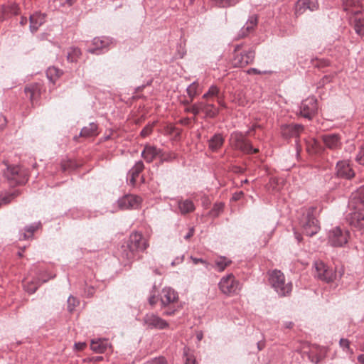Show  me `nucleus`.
Here are the masks:
<instances>
[{"mask_svg": "<svg viewBox=\"0 0 364 364\" xmlns=\"http://www.w3.org/2000/svg\"><path fill=\"white\" fill-rule=\"evenodd\" d=\"M149 246L147 240L141 233L132 232L129 238L127 246L122 247V257L128 260L134 259L136 252L144 251Z\"/></svg>", "mask_w": 364, "mask_h": 364, "instance_id": "nucleus-1", "label": "nucleus"}, {"mask_svg": "<svg viewBox=\"0 0 364 364\" xmlns=\"http://www.w3.org/2000/svg\"><path fill=\"white\" fill-rule=\"evenodd\" d=\"M225 139L220 133L215 134L208 141V148L213 152L218 151L223 145Z\"/></svg>", "mask_w": 364, "mask_h": 364, "instance_id": "nucleus-28", "label": "nucleus"}, {"mask_svg": "<svg viewBox=\"0 0 364 364\" xmlns=\"http://www.w3.org/2000/svg\"><path fill=\"white\" fill-rule=\"evenodd\" d=\"M46 16L44 14L41 13H35L30 16V30L31 32H36L45 23Z\"/></svg>", "mask_w": 364, "mask_h": 364, "instance_id": "nucleus-26", "label": "nucleus"}, {"mask_svg": "<svg viewBox=\"0 0 364 364\" xmlns=\"http://www.w3.org/2000/svg\"><path fill=\"white\" fill-rule=\"evenodd\" d=\"M81 55L80 50L77 47H71L67 51V60L70 63H75Z\"/></svg>", "mask_w": 364, "mask_h": 364, "instance_id": "nucleus-36", "label": "nucleus"}, {"mask_svg": "<svg viewBox=\"0 0 364 364\" xmlns=\"http://www.w3.org/2000/svg\"><path fill=\"white\" fill-rule=\"evenodd\" d=\"M95 290L92 287H88L85 289V294L87 296H92L94 294Z\"/></svg>", "mask_w": 364, "mask_h": 364, "instance_id": "nucleus-60", "label": "nucleus"}, {"mask_svg": "<svg viewBox=\"0 0 364 364\" xmlns=\"http://www.w3.org/2000/svg\"><path fill=\"white\" fill-rule=\"evenodd\" d=\"M346 219L350 226L361 230L364 228V210L352 208Z\"/></svg>", "mask_w": 364, "mask_h": 364, "instance_id": "nucleus-16", "label": "nucleus"}, {"mask_svg": "<svg viewBox=\"0 0 364 364\" xmlns=\"http://www.w3.org/2000/svg\"><path fill=\"white\" fill-rule=\"evenodd\" d=\"M214 4L220 7H226L235 4L238 0H213Z\"/></svg>", "mask_w": 364, "mask_h": 364, "instance_id": "nucleus-43", "label": "nucleus"}, {"mask_svg": "<svg viewBox=\"0 0 364 364\" xmlns=\"http://www.w3.org/2000/svg\"><path fill=\"white\" fill-rule=\"evenodd\" d=\"M159 158L160 164L171 162L177 158V154L172 151H165L163 149H161Z\"/></svg>", "mask_w": 364, "mask_h": 364, "instance_id": "nucleus-34", "label": "nucleus"}, {"mask_svg": "<svg viewBox=\"0 0 364 364\" xmlns=\"http://www.w3.org/2000/svg\"><path fill=\"white\" fill-rule=\"evenodd\" d=\"M161 153V149L157 148L155 146L146 144L143 151H141V156L147 163H151L154 159L159 157Z\"/></svg>", "mask_w": 364, "mask_h": 364, "instance_id": "nucleus-22", "label": "nucleus"}, {"mask_svg": "<svg viewBox=\"0 0 364 364\" xmlns=\"http://www.w3.org/2000/svg\"><path fill=\"white\" fill-rule=\"evenodd\" d=\"M318 110V102L315 97L304 100L299 106V115L309 120L312 119Z\"/></svg>", "mask_w": 364, "mask_h": 364, "instance_id": "nucleus-10", "label": "nucleus"}, {"mask_svg": "<svg viewBox=\"0 0 364 364\" xmlns=\"http://www.w3.org/2000/svg\"><path fill=\"white\" fill-rule=\"evenodd\" d=\"M280 129L283 137L286 139L298 138L304 131V126L300 124H282Z\"/></svg>", "mask_w": 364, "mask_h": 364, "instance_id": "nucleus-17", "label": "nucleus"}, {"mask_svg": "<svg viewBox=\"0 0 364 364\" xmlns=\"http://www.w3.org/2000/svg\"><path fill=\"white\" fill-rule=\"evenodd\" d=\"M206 102L200 101L194 103L195 106L198 109V112H203Z\"/></svg>", "mask_w": 364, "mask_h": 364, "instance_id": "nucleus-53", "label": "nucleus"}, {"mask_svg": "<svg viewBox=\"0 0 364 364\" xmlns=\"http://www.w3.org/2000/svg\"><path fill=\"white\" fill-rule=\"evenodd\" d=\"M137 176H134L132 174H130V173L128 172L127 173V180L129 181V183L132 186H134L136 183V178Z\"/></svg>", "mask_w": 364, "mask_h": 364, "instance_id": "nucleus-56", "label": "nucleus"}, {"mask_svg": "<svg viewBox=\"0 0 364 364\" xmlns=\"http://www.w3.org/2000/svg\"><path fill=\"white\" fill-rule=\"evenodd\" d=\"M40 225L41 223L26 226L25 231L26 232H23L20 235V240H27L32 237L34 232L39 228Z\"/></svg>", "mask_w": 364, "mask_h": 364, "instance_id": "nucleus-35", "label": "nucleus"}, {"mask_svg": "<svg viewBox=\"0 0 364 364\" xmlns=\"http://www.w3.org/2000/svg\"><path fill=\"white\" fill-rule=\"evenodd\" d=\"M349 206L355 210H364V186L359 188L352 194Z\"/></svg>", "mask_w": 364, "mask_h": 364, "instance_id": "nucleus-20", "label": "nucleus"}, {"mask_svg": "<svg viewBox=\"0 0 364 364\" xmlns=\"http://www.w3.org/2000/svg\"><path fill=\"white\" fill-rule=\"evenodd\" d=\"M206 100L203 112L209 118H214L219 114V109L213 104Z\"/></svg>", "mask_w": 364, "mask_h": 364, "instance_id": "nucleus-33", "label": "nucleus"}, {"mask_svg": "<svg viewBox=\"0 0 364 364\" xmlns=\"http://www.w3.org/2000/svg\"><path fill=\"white\" fill-rule=\"evenodd\" d=\"M112 43V38L109 37H96L92 40L93 47L89 48L87 51L92 54L99 55L108 50Z\"/></svg>", "mask_w": 364, "mask_h": 364, "instance_id": "nucleus-13", "label": "nucleus"}, {"mask_svg": "<svg viewBox=\"0 0 364 364\" xmlns=\"http://www.w3.org/2000/svg\"><path fill=\"white\" fill-rule=\"evenodd\" d=\"M184 259V256L182 255L181 257H176L172 262H171V266H176L177 264H179L183 262Z\"/></svg>", "mask_w": 364, "mask_h": 364, "instance_id": "nucleus-54", "label": "nucleus"}, {"mask_svg": "<svg viewBox=\"0 0 364 364\" xmlns=\"http://www.w3.org/2000/svg\"><path fill=\"white\" fill-rule=\"evenodd\" d=\"M225 204L223 202H218L213 205V207L209 212V215L213 218H216L223 213Z\"/></svg>", "mask_w": 364, "mask_h": 364, "instance_id": "nucleus-39", "label": "nucleus"}, {"mask_svg": "<svg viewBox=\"0 0 364 364\" xmlns=\"http://www.w3.org/2000/svg\"><path fill=\"white\" fill-rule=\"evenodd\" d=\"M157 299L155 296H151L149 299V304L153 306L156 303Z\"/></svg>", "mask_w": 364, "mask_h": 364, "instance_id": "nucleus-61", "label": "nucleus"}, {"mask_svg": "<svg viewBox=\"0 0 364 364\" xmlns=\"http://www.w3.org/2000/svg\"><path fill=\"white\" fill-rule=\"evenodd\" d=\"M53 276L45 278L41 274L37 276L36 278L31 280L26 279L23 284L24 289L30 294H34L38 288L43 283L48 282Z\"/></svg>", "mask_w": 364, "mask_h": 364, "instance_id": "nucleus-19", "label": "nucleus"}, {"mask_svg": "<svg viewBox=\"0 0 364 364\" xmlns=\"http://www.w3.org/2000/svg\"><path fill=\"white\" fill-rule=\"evenodd\" d=\"M178 301V293L171 287H164L160 294L161 306L166 309L163 314L165 316L173 315L179 309Z\"/></svg>", "mask_w": 364, "mask_h": 364, "instance_id": "nucleus-4", "label": "nucleus"}, {"mask_svg": "<svg viewBox=\"0 0 364 364\" xmlns=\"http://www.w3.org/2000/svg\"><path fill=\"white\" fill-rule=\"evenodd\" d=\"M255 130V127H252L245 134L235 131L231 133L230 136V143L231 146L237 150H239L247 154H252L259 151L258 149L253 148L247 136L252 131Z\"/></svg>", "mask_w": 364, "mask_h": 364, "instance_id": "nucleus-2", "label": "nucleus"}, {"mask_svg": "<svg viewBox=\"0 0 364 364\" xmlns=\"http://www.w3.org/2000/svg\"><path fill=\"white\" fill-rule=\"evenodd\" d=\"M186 355V360L185 364H196V359L192 355H188L187 354Z\"/></svg>", "mask_w": 364, "mask_h": 364, "instance_id": "nucleus-55", "label": "nucleus"}, {"mask_svg": "<svg viewBox=\"0 0 364 364\" xmlns=\"http://www.w3.org/2000/svg\"><path fill=\"white\" fill-rule=\"evenodd\" d=\"M241 47V45H237L234 48L232 63L235 68H244L248 64H251L255 58V51L253 48L240 52Z\"/></svg>", "mask_w": 364, "mask_h": 364, "instance_id": "nucleus-6", "label": "nucleus"}, {"mask_svg": "<svg viewBox=\"0 0 364 364\" xmlns=\"http://www.w3.org/2000/svg\"><path fill=\"white\" fill-rule=\"evenodd\" d=\"M144 165L141 161L136 162L134 166L129 171L130 174L138 177L139 174L144 170Z\"/></svg>", "mask_w": 364, "mask_h": 364, "instance_id": "nucleus-41", "label": "nucleus"}, {"mask_svg": "<svg viewBox=\"0 0 364 364\" xmlns=\"http://www.w3.org/2000/svg\"><path fill=\"white\" fill-rule=\"evenodd\" d=\"M18 194H19L18 191H15L13 193L9 194L8 196L3 197L1 199V201L4 204H7V203H10L11 201V200H13L14 198L18 196Z\"/></svg>", "mask_w": 364, "mask_h": 364, "instance_id": "nucleus-47", "label": "nucleus"}, {"mask_svg": "<svg viewBox=\"0 0 364 364\" xmlns=\"http://www.w3.org/2000/svg\"><path fill=\"white\" fill-rule=\"evenodd\" d=\"M218 286L220 290L226 295L237 294L242 288V284L232 274L223 277Z\"/></svg>", "mask_w": 364, "mask_h": 364, "instance_id": "nucleus-7", "label": "nucleus"}, {"mask_svg": "<svg viewBox=\"0 0 364 364\" xmlns=\"http://www.w3.org/2000/svg\"><path fill=\"white\" fill-rule=\"evenodd\" d=\"M67 303H68V311L73 312L74 311L75 308L79 305L80 301L77 298L70 295L68 299Z\"/></svg>", "mask_w": 364, "mask_h": 364, "instance_id": "nucleus-42", "label": "nucleus"}, {"mask_svg": "<svg viewBox=\"0 0 364 364\" xmlns=\"http://www.w3.org/2000/svg\"><path fill=\"white\" fill-rule=\"evenodd\" d=\"M194 234V228H191L189 230H188V232L186 233V235L184 236V239L185 240H188L190 239Z\"/></svg>", "mask_w": 364, "mask_h": 364, "instance_id": "nucleus-59", "label": "nucleus"}, {"mask_svg": "<svg viewBox=\"0 0 364 364\" xmlns=\"http://www.w3.org/2000/svg\"><path fill=\"white\" fill-rule=\"evenodd\" d=\"M75 348L76 350H82L85 348V347L86 346V343H84V342H78V343H75V345H74Z\"/></svg>", "mask_w": 364, "mask_h": 364, "instance_id": "nucleus-57", "label": "nucleus"}, {"mask_svg": "<svg viewBox=\"0 0 364 364\" xmlns=\"http://www.w3.org/2000/svg\"><path fill=\"white\" fill-rule=\"evenodd\" d=\"M184 111L186 112H189L193 114L195 116L198 115L199 114L198 109L195 106L194 104H193L191 106H188L185 108Z\"/></svg>", "mask_w": 364, "mask_h": 364, "instance_id": "nucleus-51", "label": "nucleus"}, {"mask_svg": "<svg viewBox=\"0 0 364 364\" xmlns=\"http://www.w3.org/2000/svg\"><path fill=\"white\" fill-rule=\"evenodd\" d=\"M349 160H341L336 163V174L337 177L346 180L352 179L355 173Z\"/></svg>", "mask_w": 364, "mask_h": 364, "instance_id": "nucleus-12", "label": "nucleus"}, {"mask_svg": "<svg viewBox=\"0 0 364 364\" xmlns=\"http://www.w3.org/2000/svg\"><path fill=\"white\" fill-rule=\"evenodd\" d=\"M246 73L248 75H261V74H269V73H272V71H270V70L261 71L257 68H252L248 69L246 71Z\"/></svg>", "mask_w": 364, "mask_h": 364, "instance_id": "nucleus-48", "label": "nucleus"}, {"mask_svg": "<svg viewBox=\"0 0 364 364\" xmlns=\"http://www.w3.org/2000/svg\"><path fill=\"white\" fill-rule=\"evenodd\" d=\"M144 364H168V363L164 357H158L151 359Z\"/></svg>", "mask_w": 364, "mask_h": 364, "instance_id": "nucleus-45", "label": "nucleus"}, {"mask_svg": "<svg viewBox=\"0 0 364 364\" xmlns=\"http://www.w3.org/2000/svg\"><path fill=\"white\" fill-rule=\"evenodd\" d=\"M141 198L135 195L127 194L117 200L118 207L121 210L138 208L141 203Z\"/></svg>", "mask_w": 364, "mask_h": 364, "instance_id": "nucleus-15", "label": "nucleus"}, {"mask_svg": "<svg viewBox=\"0 0 364 364\" xmlns=\"http://www.w3.org/2000/svg\"><path fill=\"white\" fill-rule=\"evenodd\" d=\"M357 4H358V0H343L344 10L353 14H358L360 12L358 9H353V7H355Z\"/></svg>", "mask_w": 364, "mask_h": 364, "instance_id": "nucleus-37", "label": "nucleus"}, {"mask_svg": "<svg viewBox=\"0 0 364 364\" xmlns=\"http://www.w3.org/2000/svg\"><path fill=\"white\" fill-rule=\"evenodd\" d=\"M269 282L274 290L281 297L289 296L292 291V283L286 282L285 276L280 270L272 271L269 274Z\"/></svg>", "mask_w": 364, "mask_h": 364, "instance_id": "nucleus-3", "label": "nucleus"}, {"mask_svg": "<svg viewBox=\"0 0 364 364\" xmlns=\"http://www.w3.org/2000/svg\"><path fill=\"white\" fill-rule=\"evenodd\" d=\"M191 119L189 117H184L179 120V123L182 125L187 126L190 124Z\"/></svg>", "mask_w": 364, "mask_h": 364, "instance_id": "nucleus-58", "label": "nucleus"}, {"mask_svg": "<svg viewBox=\"0 0 364 364\" xmlns=\"http://www.w3.org/2000/svg\"><path fill=\"white\" fill-rule=\"evenodd\" d=\"M321 139L325 146L329 149L336 150L341 148V136L338 134H326L321 136Z\"/></svg>", "mask_w": 364, "mask_h": 364, "instance_id": "nucleus-18", "label": "nucleus"}, {"mask_svg": "<svg viewBox=\"0 0 364 364\" xmlns=\"http://www.w3.org/2000/svg\"><path fill=\"white\" fill-rule=\"evenodd\" d=\"M315 277L325 282L329 283L336 278V272L326 266L322 261H316L314 264Z\"/></svg>", "mask_w": 364, "mask_h": 364, "instance_id": "nucleus-11", "label": "nucleus"}, {"mask_svg": "<svg viewBox=\"0 0 364 364\" xmlns=\"http://www.w3.org/2000/svg\"><path fill=\"white\" fill-rule=\"evenodd\" d=\"M42 86L39 83L31 84L25 87L26 97L34 104L41 95Z\"/></svg>", "mask_w": 364, "mask_h": 364, "instance_id": "nucleus-24", "label": "nucleus"}, {"mask_svg": "<svg viewBox=\"0 0 364 364\" xmlns=\"http://www.w3.org/2000/svg\"><path fill=\"white\" fill-rule=\"evenodd\" d=\"M354 30L358 36H364V26L360 21L355 23Z\"/></svg>", "mask_w": 364, "mask_h": 364, "instance_id": "nucleus-44", "label": "nucleus"}, {"mask_svg": "<svg viewBox=\"0 0 364 364\" xmlns=\"http://www.w3.org/2000/svg\"><path fill=\"white\" fill-rule=\"evenodd\" d=\"M257 23V18L255 16H250L245 25L240 29L239 36L244 38L250 33Z\"/></svg>", "mask_w": 364, "mask_h": 364, "instance_id": "nucleus-30", "label": "nucleus"}, {"mask_svg": "<svg viewBox=\"0 0 364 364\" xmlns=\"http://www.w3.org/2000/svg\"><path fill=\"white\" fill-rule=\"evenodd\" d=\"M220 96V89L216 85H211L208 90L203 95V99L211 100L213 98H218Z\"/></svg>", "mask_w": 364, "mask_h": 364, "instance_id": "nucleus-38", "label": "nucleus"}, {"mask_svg": "<svg viewBox=\"0 0 364 364\" xmlns=\"http://www.w3.org/2000/svg\"><path fill=\"white\" fill-rule=\"evenodd\" d=\"M193 101V100H191V98H189L188 100H184L183 101H181V104L183 105H189Z\"/></svg>", "mask_w": 364, "mask_h": 364, "instance_id": "nucleus-63", "label": "nucleus"}, {"mask_svg": "<svg viewBox=\"0 0 364 364\" xmlns=\"http://www.w3.org/2000/svg\"><path fill=\"white\" fill-rule=\"evenodd\" d=\"M190 259L193 261L194 264H198L200 263V264H204L205 267H207V265H208V262L202 258H197V257H193V256H191Z\"/></svg>", "mask_w": 364, "mask_h": 364, "instance_id": "nucleus-52", "label": "nucleus"}, {"mask_svg": "<svg viewBox=\"0 0 364 364\" xmlns=\"http://www.w3.org/2000/svg\"><path fill=\"white\" fill-rule=\"evenodd\" d=\"M62 75L63 71L54 66L49 67L46 70V77L53 85Z\"/></svg>", "mask_w": 364, "mask_h": 364, "instance_id": "nucleus-32", "label": "nucleus"}, {"mask_svg": "<svg viewBox=\"0 0 364 364\" xmlns=\"http://www.w3.org/2000/svg\"><path fill=\"white\" fill-rule=\"evenodd\" d=\"M355 159V161L358 162L359 164L364 166V148L363 147H360Z\"/></svg>", "mask_w": 364, "mask_h": 364, "instance_id": "nucleus-46", "label": "nucleus"}, {"mask_svg": "<svg viewBox=\"0 0 364 364\" xmlns=\"http://www.w3.org/2000/svg\"><path fill=\"white\" fill-rule=\"evenodd\" d=\"M297 12L302 13L306 9L311 11L316 10L318 7L317 0H299L297 2Z\"/></svg>", "mask_w": 364, "mask_h": 364, "instance_id": "nucleus-29", "label": "nucleus"}, {"mask_svg": "<svg viewBox=\"0 0 364 364\" xmlns=\"http://www.w3.org/2000/svg\"><path fill=\"white\" fill-rule=\"evenodd\" d=\"M198 83L195 81L190 84L186 88V92L188 98L194 100V98L198 95Z\"/></svg>", "mask_w": 364, "mask_h": 364, "instance_id": "nucleus-40", "label": "nucleus"}, {"mask_svg": "<svg viewBox=\"0 0 364 364\" xmlns=\"http://www.w3.org/2000/svg\"><path fill=\"white\" fill-rule=\"evenodd\" d=\"M97 129V124L94 122H91L81 129L79 136H74V140L77 141L79 137L89 138L96 136L98 134Z\"/></svg>", "mask_w": 364, "mask_h": 364, "instance_id": "nucleus-25", "label": "nucleus"}, {"mask_svg": "<svg viewBox=\"0 0 364 364\" xmlns=\"http://www.w3.org/2000/svg\"><path fill=\"white\" fill-rule=\"evenodd\" d=\"M349 239V232L339 227H335L328 233V242L332 247H341L347 244Z\"/></svg>", "mask_w": 364, "mask_h": 364, "instance_id": "nucleus-8", "label": "nucleus"}, {"mask_svg": "<svg viewBox=\"0 0 364 364\" xmlns=\"http://www.w3.org/2000/svg\"><path fill=\"white\" fill-rule=\"evenodd\" d=\"M358 361L361 364H364V354L358 356Z\"/></svg>", "mask_w": 364, "mask_h": 364, "instance_id": "nucleus-64", "label": "nucleus"}, {"mask_svg": "<svg viewBox=\"0 0 364 364\" xmlns=\"http://www.w3.org/2000/svg\"><path fill=\"white\" fill-rule=\"evenodd\" d=\"M294 326V323L292 321H286L284 323V326L286 328H291Z\"/></svg>", "mask_w": 364, "mask_h": 364, "instance_id": "nucleus-62", "label": "nucleus"}, {"mask_svg": "<svg viewBox=\"0 0 364 364\" xmlns=\"http://www.w3.org/2000/svg\"><path fill=\"white\" fill-rule=\"evenodd\" d=\"M152 130H153V127L152 125L151 124H147L146 126H145L142 130L140 132V135L142 136V137H146L148 136L151 132H152Z\"/></svg>", "mask_w": 364, "mask_h": 364, "instance_id": "nucleus-49", "label": "nucleus"}, {"mask_svg": "<svg viewBox=\"0 0 364 364\" xmlns=\"http://www.w3.org/2000/svg\"><path fill=\"white\" fill-rule=\"evenodd\" d=\"M177 205L179 213L181 215H186L193 213L196 210V206L191 199H178Z\"/></svg>", "mask_w": 364, "mask_h": 364, "instance_id": "nucleus-27", "label": "nucleus"}, {"mask_svg": "<svg viewBox=\"0 0 364 364\" xmlns=\"http://www.w3.org/2000/svg\"><path fill=\"white\" fill-rule=\"evenodd\" d=\"M144 322L149 328L163 330L169 327L168 323L154 313L146 314L144 317Z\"/></svg>", "mask_w": 364, "mask_h": 364, "instance_id": "nucleus-14", "label": "nucleus"}, {"mask_svg": "<svg viewBox=\"0 0 364 364\" xmlns=\"http://www.w3.org/2000/svg\"><path fill=\"white\" fill-rule=\"evenodd\" d=\"M4 175L10 182L11 186L23 184L27 181L26 174L18 166H8Z\"/></svg>", "mask_w": 364, "mask_h": 364, "instance_id": "nucleus-9", "label": "nucleus"}, {"mask_svg": "<svg viewBox=\"0 0 364 364\" xmlns=\"http://www.w3.org/2000/svg\"><path fill=\"white\" fill-rule=\"evenodd\" d=\"M339 346L342 350L346 352V350H349L350 341L346 338H341L339 341Z\"/></svg>", "mask_w": 364, "mask_h": 364, "instance_id": "nucleus-50", "label": "nucleus"}, {"mask_svg": "<svg viewBox=\"0 0 364 364\" xmlns=\"http://www.w3.org/2000/svg\"><path fill=\"white\" fill-rule=\"evenodd\" d=\"M232 264V260L225 256H220L215 260L214 268L218 272H223Z\"/></svg>", "mask_w": 364, "mask_h": 364, "instance_id": "nucleus-31", "label": "nucleus"}, {"mask_svg": "<svg viewBox=\"0 0 364 364\" xmlns=\"http://www.w3.org/2000/svg\"><path fill=\"white\" fill-rule=\"evenodd\" d=\"M315 212L314 207L306 208L299 221L303 233L309 237L316 235L320 230L318 221L315 217Z\"/></svg>", "mask_w": 364, "mask_h": 364, "instance_id": "nucleus-5", "label": "nucleus"}, {"mask_svg": "<svg viewBox=\"0 0 364 364\" xmlns=\"http://www.w3.org/2000/svg\"><path fill=\"white\" fill-rule=\"evenodd\" d=\"M111 348V344L107 339L98 338L91 341L90 348L96 353H103Z\"/></svg>", "mask_w": 364, "mask_h": 364, "instance_id": "nucleus-23", "label": "nucleus"}, {"mask_svg": "<svg viewBox=\"0 0 364 364\" xmlns=\"http://www.w3.org/2000/svg\"><path fill=\"white\" fill-rule=\"evenodd\" d=\"M19 11L18 5L14 2L0 6V21H3L12 16L18 15Z\"/></svg>", "mask_w": 364, "mask_h": 364, "instance_id": "nucleus-21", "label": "nucleus"}]
</instances>
